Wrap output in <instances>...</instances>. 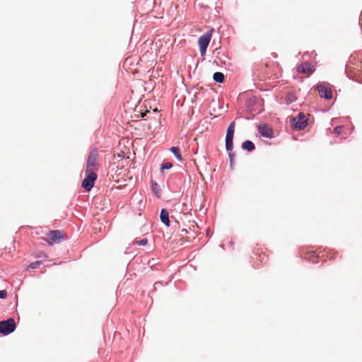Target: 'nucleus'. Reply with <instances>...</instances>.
I'll return each mask as SVG.
<instances>
[{"instance_id":"1","label":"nucleus","mask_w":362,"mask_h":362,"mask_svg":"<svg viewBox=\"0 0 362 362\" xmlns=\"http://www.w3.org/2000/svg\"><path fill=\"white\" fill-rule=\"evenodd\" d=\"M213 32L214 29H211L199 37L198 44L202 56H204L206 54V49L211 40Z\"/></svg>"},{"instance_id":"2","label":"nucleus","mask_w":362,"mask_h":362,"mask_svg":"<svg viewBox=\"0 0 362 362\" xmlns=\"http://www.w3.org/2000/svg\"><path fill=\"white\" fill-rule=\"evenodd\" d=\"M291 125L295 129L302 130L308 126V118L303 112H300L291 119Z\"/></svg>"},{"instance_id":"3","label":"nucleus","mask_w":362,"mask_h":362,"mask_svg":"<svg viewBox=\"0 0 362 362\" xmlns=\"http://www.w3.org/2000/svg\"><path fill=\"white\" fill-rule=\"evenodd\" d=\"M98 153L97 150L91 151L88 156L86 171L96 173L98 165Z\"/></svg>"},{"instance_id":"4","label":"nucleus","mask_w":362,"mask_h":362,"mask_svg":"<svg viewBox=\"0 0 362 362\" xmlns=\"http://www.w3.org/2000/svg\"><path fill=\"white\" fill-rule=\"evenodd\" d=\"M98 177V175L96 174V173L93 172V171H91V172H88V171H86V178L83 180V182H82V187L86 190V191H90L93 185H94V182L96 180Z\"/></svg>"},{"instance_id":"5","label":"nucleus","mask_w":362,"mask_h":362,"mask_svg":"<svg viewBox=\"0 0 362 362\" xmlns=\"http://www.w3.org/2000/svg\"><path fill=\"white\" fill-rule=\"evenodd\" d=\"M16 328L15 320L9 318L7 320L0 322V332L4 334H8L14 331Z\"/></svg>"},{"instance_id":"6","label":"nucleus","mask_w":362,"mask_h":362,"mask_svg":"<svg viewBox=\"0 0 362 362\" xmlns=\"http://www.w3.org/2000/svg\"><path fill=\"white\" fill-rule=\"evenodd\" d=\"M235 122H232L228 127L226 136V148L228 151H232L233 149V139L235 132Z\"/></svg>"},{"instance_id":"7","label":"nucleus","mask_w":362,"mask_h":362,"mask_svg":"<svg viewBox=\"0 0 362 362\" xmlns=\"http://www.w3.org/2000/svg\"><path fill=\"white\" fill-rule=\"evenodd\" d=\"M47 238H45V240L49 244L52 245L54 243H59L64 238L62 231L61 230H50L47 234Z\"/></svg>"},{"instance_id":"8","label":"nucleus","mask_w":362,"mask_h":362,"mask_svg":"<svg viewBox=\"0 0 362 362\" xmlns=\"http://www.w3.org/2000/svg\"><path fill=\"white\" fill-rule=\"evenodd\" d=\"M297 71L299 73L309 76L315 71V66L310 63L304 62L297 66Z\"/></svg>"},{"instance_id":"9","label":"nucleus","mask_w":362,"mask_h":362,"mask_svg":"<svg viewBox=\"0 0 362 362\" xmlns=\"http://www.w3.org/2000/svg\"><path fill=\"white\" fill-rule=\"evenodd\" d=\"M317 90L322 98L331 99L332 98V91L331 88L322 84L317 86Z\"/></svg>"},{"instance_id":"10","label":"nucleus","mask_w":362,"mask_h":362,"mask_svg":"<svg viewBox=\"0 0 362 362\" xmlns=\"http://www.w3.org/2000/svg\"><path fill=\"white\" fill-rule=\"evenodd\" d=\"M259 133L264 137L272 138L273 135V130L272 127L267 124H262L258 127Z\"/></svg>"},{"instance_id":"11","label":"nucleus","mask_w":362,"mask_h":362,"mask_svg":"<svg viewBox=\"0 0 362 362\" xmlns=\"http://www.w3.org/2000/svg\"><path fill=\"white\" fill-rule=\"evenodd\" d=\"M160 220L166 226H170L169 213L167 209H163L160 211Z\"/></svg>"},{"instance_id":"12","label":"nucleus","mask_w":362,"mask_h":362,"mask_svg":"<svg viewBox=\"0 0 362 362\" xmlns=\"http://www.w3.org/2000/svg\"><path fill=\"white\" fill-rule=\"evenodd\" d=\"M242 148L248 151H252L255 149V144L250 141H245L242 144Z\"/></svg>"},{"instance_id":"13","label":"nucleus","mask_w":362,"mask_h":362,"mask_svg":"<svg viewBox=\"0 0 362 362\" xmlns=\"http://www.w3.org/2000/svg\"><path fill=\"white\" fill-rule=\"evenodd\" d=\"M213 78L216 82L223 83L225 79V77L223 73L215 72L213 75Z\"/></svg>"},{"instance_id":"14","label":"nucleus","mask_w":362,"mask_h":362,"mask_svg":"<svg viewBox=\"0 0 362 362\" xmlns=\"http://www.w3.org/2000/svg\"><path fill=\"white\" fill-rule=\"evenodd\" d=\"M151 189L157 197H160V189L156 182H151Z\"/></svg>"},{"instance_id":"15","label":"nucleus","mask_w":362,"mask_h":362,"mask_svg":"<svg viewBox=\"0 0 362 362\" xmlns=\"http://www.w3.org/2000/svg\"><path fill=\"white\" fill-rule=\"evenodd\" d=\"M170 150L178 160H182V156L180 153V148L178 147L173 146Z\"/></svg>"},{"instance_id":"16","label":"nucleus","mask_w":362,"mask_h":362,"mask_svg":"<svg viewBox=\"0 0 362 362\" xmlns=\"http://www.w3.org/2000/svg\"><path fill=\"white\" fill-rule=\"evenodd\" d=\"M296 97L292 93H288L286 96V104H291L293 102L296 101Z\"/></svg>"},{"instance_id":"17","label":"nucleus","mask_w":362,"mask_h":362,"mask_svg":"<svg viewBox=\"0 0 362 362\" xmlns=\"http://www.w3.org/2000/svg\"><path fill=\"white\" fill-rule=\"evenodd\" d=\"M173 167V164L171 163L167 162L162 165L161 171L163 170H169Z\"/></svg>"},{"instance_id":"18","label":"nucleus","mask_w":362,"mask_h":362,"mask_svg":"<svg viewBox=\"0 0 362 362\" xmlns=\"http://www.w3.org/2000/svg\"><path fill=\"white\" fill-rule=\"evenodd\" d=\"M42 264V261H35L30 264L29 267L31 269H35Z\"/></svg>"},{"instance_id":"19","label":"nucleus","mask_w":362,"mask_h":362,"mask_svg":"<svg viewBox=\"0 0 362 362\" xmlns=\"http://www.w3.org/2000/svg\"><path fill=\"white\" fill-rule=\"evenodd\" d=\"M135 243L138 245H146L148 243V240L144 238L141 240L136 241Z\"/></svg>"},{"instance_id":"20","label":"nucleus","mask_w":362,"mask_h":362,"mask_svg":"<svg viewBox=\"0 0 362 362\" xmlns=\"http://www.w3.org/2000/svg\"><path fill=\"white\" fill-rule=\"evenodd\" d=\"M343 130V127L338 126L334 129V133L337 135H340L341 134V132Z\"/></svg>"},{"instance_id":"21","label":"nucleus","mask_w":362,"mask_h":362,"mask_svg":"<svg viewBox=\"0 0 362 362\" xmlns=\"http://www.w3.org/2000/svg\"><path fill=\"white\" fill-rule=\"evenodd\" d=\"M7 296V293L5 290L0 291V298H5Z\"/></svg>"},{"instance_id":"22","label":"nucleus","mask_w":362,"mask_h":362,"mask_svg":"<svg viewBox=\"0 0 362 362\" xmlns=\"http://www.w3.org/2000/svg\"><path fill=\"white\" fill-rule=\"evenodd\" d=\"M228 153H229V156H230V161L232 162V160L233 159L234 154L232 153L231 151H228Z\"/></svg>"},{"instance_id":"23","label":"nucleus","mask_w":362,"mask_h":362,"mask_svg":"<svg viewBox=\"0 0 362 362\" xmlns=\"http://www.w3.org/2000/svg\"><path fill=\"white\" fill-rule=\"evenodd\" d=\"M145 115H146V113H143L141 116H142V117H144Z\"/></svg>"},{"instance_id":"24","label":"nucleus","mask_w":362,"mask_h":362,"mask_svg":"<svg viewBox=\"0 0 362 362\" xmlns=\"http://www.w3.org/2000/svg\"><path fill=\"white\" fill-rule=\"evenodd\" d=\"M346 71H347V73H349V68H347V69H346Z\"/></svg>"}]
</instances>
